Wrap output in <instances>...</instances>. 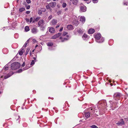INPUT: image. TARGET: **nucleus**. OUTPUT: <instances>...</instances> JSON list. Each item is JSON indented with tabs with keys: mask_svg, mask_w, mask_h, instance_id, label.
Here are the masks:
<instances>
[{
	"mask_svg": "<svg viewBox=\"0 0 128 128\" xmlns=\"http://www.w3.org/2000/svg\"><path fill=\"white\" fill-rule=\"evenodd\" d=\"M96 42L98 43H101L103 42L104 40L103 38L101 36V35L100 33L96 34L94 36Z\"/></svg>",
	"mask_w": 128,
	"mask_h": 128,
	"instance_id": "obj_1",
	"label": "nucleus"
},
{
	"mask_svg": "<svg viewBox=\"0 0 128 128\" xmlns=\"http://www.w3.org/2000/svg\"><path fill=\"white\" fill-rule=\"evenodd\" d=\"M20 64L18 62H15L12 64L11 65V68L12 70H16L20 67Z\"/></svg>",
	"mask_w": 128,
	"mask_h": 128,
	"instance_id": "obj_2",
	"label": "nucleus"
},
{
	"mask_svg": "<svg viewBox=\"0 0 128 128\" xmlns=\"http://www.w3.org/2000/svg\"><path fill=\"white\" fill-rule=\"evenodd\" d=\"M68 33L66 32H64L63 33L62 35V36H60V39L61 40L62 42L66 40H67L70 38V36L69 35H67L66 36L67 38H65L63 37L62 36H65Z\"/></svg>",
	"mask_w": 128,
	"mask_h": 128,
	"instance_id": "obj_3",
	"label": "nucleus"
},
{
	"mask_svg": "<svg viewBox=\"0 0 128 128\" xmlns=\"http://www.w3.org/2000/svg\"><path fill=\"white\" fill-rule=\"evenodd\" d=\"M121 96V94L119 93H116L114 94V99L116 100H117L119 99Z\"/></svg>",
	"mask_w": 128,
	"mask_h": 128,
	"instance_id": "obj_4",
	"label": "nucleus"
},
{
	"mask_svg": "<svg viewBox=\"0 0 128 128\" xmlns=\"http://www.w3.org/2000/svg\"><path fill=\"white\" fill-rule=\"evenodd\" d=\"M78 18L80 21L82 22V23H84V22L85 20V19L84 16H79L78 17Z\"/></svg>",
	"mask_w": 128,
	"mask_h": 128,
	"instance_id": "obj_5",
	"label": "nucleus"
},
{
	"mask_svg": "<svg viewBox=\"0 0 128 128\" xmlns=\"http://www.w3.org/2000/svg\"><path fill=\"white\" fill-rule=\"evenodd\" d=\"M86 10V7L84 5L81 6L80 8V11L81 12H85Z\"/></svg>",
	"mask_w": 128,
	"mask_h": 128,
	"instance_id": "obj_6",
	"label": "nucleus"
},
{
	"mask_svg": "<svg viewBox=\"0 0 128 128\" xmlns=\"http://www.w3.org/2000/svg\"><path fill=\"white\" fill-rule=\"evenodd\" d=\"M62 34L61 33H59L53 36L52 37V38L53 39H56L60 36Z\"/></svg>",
	"mask_w": 128,
	"mask_h": 128,
	"instance_id": "obj_7",
	"label": "nucleus"
},
{
	"mask_svg": "<svg viewBox=\"0 0 128 128\" xmlns=\"http://www.w3.org/2000/svg\"><path fill=\"white\" fill-rule=\"evenodd\" d=\"M124 123L122 119L120 120L118 122L116 123V124L120 126L124 124Z\"/></svg>",
	"mask_w": 128,
	"mask_h": 128,
	"instance_id": "obj_8",
	"label": "nucleus"
},
{
	"mask_svg": "<svg viewBox=\"0 0 128 128\" xmlns=\"http://www.w3.org/2000/svg\"><path fill=\"white\" fill-rule=\"evenodd\" d=\"M82 37L83 40H87L90 37L89 36L87 35L86 34H84L82 36Z\"/></svg>",
	"mask_w": 128,
	"mask_h": 128,
	"instance_id": "obj_9",
	"label": "nucleus"
},
{
	"mask_svg": "<svg viewBox=\"0 0 128 128\" xmlns=\"http://www.w3.org/2000/svg\"><path fill=\"white\" fill-rule=\"evenodd\" d=\"M31 30L32 32L34 34H36L38 32L37 28H33L31 29Z\"/></svg>",
	"mask_w": 128,
	"mask_h": 128,
	"instance_id": "obj_10",
	"label": "nucleus"
},
{
	"mask_svg": "<svg viewBox=\"0 0 128 128\" xmlns=\"http://www.w3.org/2000/svg\"><path fill=\"white\" fill-rule=\"evenodd\" d=\"M49 6L52 8H54L56 5V3L55 2H50L49 4Z\"/></svg>",
	"mask_w": 128,
	"mask_h": 128,
	"instance_id": "obj_11",
	"label": "nucleus"
},
{
	"mask_svg": "<svg viewBox=\"0 0 128 128\" xmlns=\"http://www.w3.org/2000/svg\"><path fill=\"white\" fill-rule=\"evenodd\" d=\"M49 32L51 33H53L55 32L54 28L53 27H51L49 28Z\"/></svg>",
	"mask_w": 128,
	"mask_h": 128,
	"instance_id": "obj_12",
	"label": "nucleus"
},
{
	"mask_svg": "<svg viewBox=\"0 0 128 128\" xmlns=\"http://www.w3.org/2000/svg\"><path fill=\"white\" fill-rule=\"evenodd\" d=\"M72 24L76 26H77L79 24V22L77 20H74L72 22Z\"/></svg>",
	"mask_w": 128,
	"mask_h": 128,
	"instance_id": "obj_13",
	"label": "nucleus"
},
{
	"mask_svg": "<svg viewBox=\"0 0 128 128\" xmlns=\"http://www.w3.org/2000/svg\"><path fill=\"white\" fill-rule=\"evenodd\" d=\"M13 74V73L12 72H10L9 74L6 75L4 76V78L5 79H6L8 78L9 77L11 76L12 74Z\"/></svg>",
	"mask_w": 128,
	"mask_h": 128,
	"instance_id": "obj_14",
	"label": "nucleus"
},
{
	"mask_svg": "<svg viewBox=\"0 0 128 128\" xmlns=\"http://www.w3.org/2000/svg\"><path fill=\"white\" fill-rule=\"evenodd\" d=\"M44 21L43 20H40L38 23V24L39 26H42L44 24Z\"/></svg>",
	"mask_w": 128,
	"mask_h": 128,
	"instance_id": "obj_15",
	"label": "nucleus"
},
{
	"mask_svg": "<svg viewBox=\"0 0 128 128\" xmlns=\"http://www.w3.org/2000/svg\"><path fill=\"white\" fill-rule=\"evenodd\" d=\"M117 104V102H113L112 104L111 103V105L110 106V107L111 108H112V110H114V108H115V107H114V108L113 107H114V106L115 104Z\"/></svg>",
	"mask_w": 128,
	"mask_h": 128,
	"instance_id": "obj_16",
	"label": "nucleus"
},
{
	"mask_svg": "<svg viewBox=\"0 0 128 128\" xmlns=\"http://www.w3.org/2000/svg\"><path fill=\"white\" fill-rule=\"evenodd\" d=\"M66 28L68 29L69 30H72L74 28L72 26L71 24L67 25Z\"/></svg>",
	"mask_w": 128,
	"mask_h": 128,
	"instance_id": "obj_17",
	"label": "nucleus"
},
{
	"mask_svg": "<svg viewBox=\"0 0 128 128\" xmlns=\"http://www.w3.org/2000/svg\"><path fill=\"white\" fill-rule=\"evenodd\" d=\"M88 32L90 34H92L95 32V30L91 28L88 30Z\"/></svg>",
	"mask_w": 128,
	"mask_h": 128,
	"instance_id": "obj_18",
	"label": "nucleus"
},
{
	"mask_svg": "<svg viewBox=\"0 0 128 128\" xmlns=\"http://www.w3.org/2000/svg\"><path fill=\"white\" fill-rule=\"evenodd\" d=\"M24 52V50L22 48L21 50L19 52V54L20 56H22L23 54V53Z\"/></svg>",
	"mask_w": 128,
	"mask_h": 128,
	"instance_id": "obj_19",
	"label": "nucleus"
},
{
	"mask_svg": "<svg viewBox=\"0 0 128 128\" xmlns=\"http://www.w3.org/2000/svg\"><path fill=\"white\" fill-rule=\"evenodd\" d=\"M101 103L102 104V107L104 106L107 105L106 103V101H103L101 102Z\"/></svg>",
	"mask_w": 128,
	"mask_h": 128,
	"instance_id": "obj_20",
	"label": "nucleus"
},
{
	"mask_svg": "<svg viewBox=\"0 0 128 128\" xmlns=\"http://www.w3.org/2000/svg\"><path fill=\"white\" fill-rule=\"evenodd\" d=\"M85 115L86 117V118H88L90 116V112H88L85 113Z\"/></svg>",
	"mask_w": 128,
	"mask_h": 128,
	"instance_id": "obj_21",
	"label": "nucleus"
},
{
	"mask_svg": "<svg viewBox=\"0 0 128 128\" xmlns=\"http://www.w3.org/2000/svg\"><path fill=\"white\" fill-rule=\"evenodd\" d=\"M57 23V21L56 20L54 19L53 20L52 22V24L54 25L56 24Z\"/></svg>",
	"mask_w": 128,
	"mask_h": 128,
	"instance_id": "obj_22",
	"label": "nucleus"
},
{
	"mask_svg": "<svg viewBox=\"0 0 128 128\" xmlns=\"http://www.w3.org/2000/svg\"><path fill=\"white\" fill-rule=\"evenodd\" d=\"M78 2V0H73L72 2V3L74 5H76Z\"/></svg>",
	"mask_w": 128,
	"mask_h": 128,
	"instance_id": "obj_23",
	"label": "nucleus"
},
{
	"mask_svg": "<svg viewBox=\"0 0 128 128\" xmlns=\"http://www.w3.org/2000/svg\"><path fill=\"white\" fill-rule=\"evenodd\" d=\"M88 110L90 111H92V114H94V108H89L88 109Z\"/></svg>",
	"mask_w": 128,
	"mask_h": 128,
	"instance_id": "obj_24",
	"label": "nucleus"
},
{
	"mask_svg": "<svg viewBox=\"0 0 128 128\" xmlns=\"http://www.w3.org/2000/svg\"><path fill=\"white\" fill-rule=\"evenodd\" d=\"M46 11V9H44V10H38V13L40 15L42 14V12H44Z\"/></svg>",
	"mask_w": 128,
	"mask_h": 128,
	"instance_id": "obj_25",
	"label": "nucleus"
},
{
	"mask_svg": "<svg viewBox=\"0 0 128 128\" xmlns=\"http://www.w3.org/2000/svg\"><path fill=\"white\" fill-rule=\"evenodd\" d=\"M24 30H25V31L26 32H28V31H29L30 30L29 27L28 26H25V27Z\"/></svg>",
	"mask_w": 128,
	"mask_h": 128,
	"instance_id": "obj_26",
	"label": "nucleus"
},
{
	"mask_svg": "<svg viewBox=\"0 0 128 128\" xmlns=\"http://www.w3.org/2000/svg\"><path fill=\"white\" fill-rule=\"evenodd\" d=\"M25 10V8H20L19 9V11L20 12H22L23 11Z\"/></svg>",
	"mask_w": 128,
	"mask_h": 128,
	"instance_id": "obj_27",
	"label": "nucleus"
},
{
	"mask_svg": "<svg viewBox=\"0 0 128 128\" xmlns=\"http://www.w3.org/2000/svg\"><path fill=\"white\" fill-rule=\"evenodd\" d=\"M29 42V39H28L27 41L25 42L24 44V45L22 48L24 47H26L28 44V43Z\"/></svg>",
	"mask_w": 128,
	"mask_h": 128,
	"instance_id": "obj_28",
	"label": "nucleus"
},
{
	"mask_svg": "<svg viewBox=\"0 0 128 128\" xmlns=\"http://www.w3.org/2000/svg\"><path fill=\"white\" fill-rule=\"evenodd\" d=\"M80 34L82 33L83 32L82 30L80 29H79L77 31Z\"/></svg>",
	"mask_w": 128,
	"mask_h": 128,
	"instance_id": "obj_29",
	"label": "nucleus"
},
{
	"mask_svg": "<svg viewBox=\"0 0 128 128\" xmlns=\"http://www.w3.org/2000/svg\"><path fill=\"white\" fill-rule=\"evenodd\" d=\"M34 20H33V18L32 17L30 19L29 22L30 23H31L32 22V23H34Z\"/></svg>",
	"mask_w": 128,
	"mask_h": 128,
	"instance_id": "obj_30",
	"label": "nucleus"
},
{
	"mask_svg": "<svg viewBox=\"0 0 128 128\" xmlns=\"http://www.w3.org/2000/svg\"><path fill=\"white\" fill-rule=\"evenodd\" d=\"M47 45L48 46H51L53 45V44L52 42L48 43L47 44Z\"/></svg>",
	"mask_w": 128,
	"mask_h": 128,
	"instance_id": "obj_31",
	"label": "nucleus"
},
{
	"mask_svg": "<svg viewBox=\"0 0 128 128\" xmlns=\"http://www.w3.org/2000/svg\"><path fill=\"white\" fill-rule=\"evenodd\" d=\"M17 23L16 22H13L12 24V25L14 28H15L16 26Z\"/></svg>",
	"mask_w": 128,
	"mask_h": 128,
	"instance_id": "obj_32",
	"label": "nucleus"
},
{
	"mask_svg": "<svg viewBox=\"0 0 128 128\" xmlns=\"http://www.w3.org/2000/svg\"><path fill=\"white\" fill-rule=\"evenodd\" d=\"M30 50V48H27L26 52L25 53V55L26 56L28 53V52Z\"/></svg>",
	"mask_w": 128,
	"mask_h": 128,
	"instance_id": "obj_33",
	"label": "nucleus"
},
{
	"mask_svg": "<svg viewBox=\"0 0 128 128\" xmlns=\"http://www.w3.org/2000/svg\"><path fill=\"white\" fill-rule=\"evenodd\" d=\"M67 5L64 2L62 4V7L63 8H65Z\"/></svg>",
	"mask_w": 128,
	"mask_h": 128,
	"instance_id": "obj_34",
	"label": "nucleus"
},
{
	"mask_svg": "<svg viewBox=\"0 0 128 128\" xmlns=\"http://www.w3.org/2000/svg\"><path fill=\"white\" fill-rule=\"evenodd\" d=\"M34 63H35V61H34V60H32V61L31 62L30 65L31 66H32L34 64Z\"/></svg>",
	"mask_w": 128,
	"mask_h": 128,
	"instance_id": "obj_35",
	"label": "nucleus"
},
{
	"mask_svg": "<svg viewBox=\"0 0 128 128\" xmlns=\"http://www.w3.org/2000/svg\"><path fill=\"white\" fill-rule=\"evenodd\" d=\"M84 0L88 4L91 1L89 0Z\"/></svg>",
	"mask_w": 128,
	"mask_h": 128,
	"instance_id": "obj_36",
	"label": "nucleus"
},
{
	"mask_svg": "<svg viewBox=\"0 0 128 128\" xmlns=\"http://www.w3.org/2000/svg\"><path fill=\"white\" fill-rule=\"evenodd\" d=\"M50 6H49V4L47 5L46 6V8L47 9H50Z\"/></svg>",
	"mask_w": 128,
	"mask_h": 128,
	"instance_id": "obj_37",
	"label": "nucleus"
},
{
	"mask_svg": "<svg viewBox=\"0 0 128 128\" xmlns=\"http://www.w3.org/2000/svg\"><path fill=\"white\" fill-rule=\"evenodd\" d=\"M92 2L94 3H96L98 2V0H92Z\"/></svg>",
	"mask_w": 128,
	"mask_h": 128,
	"instance_id": "obj_38",
	"label": "nucleus"
},
{
	"mask_svg": "<svg viewBox=\"0 0 128 128\" xmlns=\"http://www.w3.org/2000/svg\"><path fill=\"white\" fill-rule=\"evenodd\" d=\"M91 127L92 128H98V127L95 126V125H93L91 126Z\"/></svg>",
	"mask_w": 128,
	"mask_h": 128,
	"instance_id": "obj_39",
	"label": "nucleus"
},
{
	"mask_svg": "<svg viewBox=\"0 0 128 128\" xmlns=\"http://www.w3.org/2000/svg\"><path fill=\"white\" fill-rule=\"evenodd\" d=\"M4 68L5 70H8V67H7V66H6L4 67Z\"/></svg>",
	"mask_w": 128,
	"mask_h": 128,
	"instance_id": "obj_40",
	"label": "nucleus"
},
{
	"mask_svg": "<svg viewBox=\"0 0 128 128\" xmlns=\"http://www.w3.org/2000/svg\"><path fill=\"white\" fill-rule=\"evenodd\" d=\"M22 71V69H20L17 72L18 73H20Z\"/></svg>",
	"mask_w": 128,
	"mask_h": 128,
	"instance_id": "obj_41",
	"label": "nucleus"
},
{
	"mask_svg": "<svg viewBox=\"0 0 128 128\" xmlns=\"http://www.w3.org/2000/svg\"><path fill=\"white\" fill-rule=\"evenodd\" d=\"M62 12V11L61 10H59L57 12V14L58 15H59L61 14Z\"/></svg>",
	"mask_w": 128,
	"mask_h": 128,
	"instance_id": "obj_42",
	"label": "nucleus"
},
{
	"mask_svg": "<svg viewBox=\"0 0 128 128\" xmlns=\"http://www.w3.org/2000/svg\"><path fill=\"white\" fill-rule=\"evenodd\" d=\"M52 18V15H51L50 16H49L48 17V19L49 20L51 19Z\"/></svg>",
	"mask_w": 128,
	"mask_h": 128,
	"instance_id": "obj_43",
	"label": "nucleus"
},
{
	"mask_svg": "<svg viewBox=\"0 0 128 128\" xmlns=\"http://www.w3.org/2000/svg\"><path fill=\"white\" fill-rule=\"evenodd\" d=\"M40 18L39 17H37L36 18L35 20L36 21H37L40 20Z\"/></svg>",
	"mask_w": 128,
	"mask_h": 128,
	"instance_id": "obj_44",
	"label": "nucleus"
},
{
	"mask_svg": "<svg viewBox=\"0 0 128 128\" xmlns=\"http://www.w3.org/2000/svg\"><path fill=\"white\" fill-rule=\"evenodd\" d=\"M26 2L28 4L30 3L31 2L30 0H26Z\"/></svg>",
	"mask_w": 128,
	"mask_h": 128,
	"instance_id": "obj_45",
	"label": "nucleus"
},
{
	"mask_svg": "<svg viewBox=\"0 0 128 128\" xmlns=\"http://www.w3.org/2000/svg\"><path fill=\"white\" fill-rule=\"evenodd\" d=\"M63 27H62L60 30L59 31L60 32H62L63 30Z\"/></svg>",
	"mask_w": 128,
	"mask_h": 128,
	"instance_id": "obj_46",
	"label": "nucleus"
},
{
	"mask_svg": "<svg viewBox=\"0 0 128 128\" xmlns=\"http://www.w3.org/2000/svg\"><path fill=\"white\" fill-rule=\"evenodd\" d=\"M26 22H30V20L29 19L26 18Z\"/></svg>",
	"mask_w": 128,
	"mask_h": 128,
	"instance_id": "obj_47",
	"label": "nucleus"
},
{
	"mask_svg": "<svg viewBox=\"0 0 128 128\" xmlns=\"http://www.w3.org/2000/svg\"><path fill=\"white\" fill-rule=\"evenodd\" d=\"M30 12L29 11H26V13L27 14H29L30 13Z\"/></svg>",
	"mask_w": 128,
	"mask_h": 128,
	"instance_id": "obj_48",
	"label": "nucleus"
},
{
	"mask_svg": "<svg viewBox=\"0 0 128 128\" xmlns=\"http://www.w3.org/2000/svg\"><path fill=\"white\" fill-rule=\"evenodd\" d=\"M30 8V6H28L26 7V9H29Z\"/></svg>",
	"mask_w": 128,
	"mask_h": 128,
	"instance_id": "obj_49",
	"label": "nucleus"
},
{
	"mask_svg": "<svg viewBox=\"0 0 128 128\" xmlns=\"http://www.w3.org/2000/svg\"><path fill=\"white\" fill-rule=\"evenodd\" d=\"M33 58L34 59V61L35 60V62L36 61V57H34Z\"/></svg>",
	"mask_w": 128,
	"mask_h": 128,
	"instance_id": "obj_50",
	"label": "nucleus"
},
{
	"mask_svg": "<svg viewBox=\"0 0 128 128\" xmlns=\"http://www.w3.org/2000/svg\"><path fill=\"white\" fill-rule=\"evenodd\" d=\"M60 26V25L59 24H58L56 26V28H58Z\"/></svg>",
	"mask_w": 128,
	"mask_h": 128,
	"instance_id": "obj_51",
	"label": "nucleus"
},
{
	"mask_svg": "<svg viewBox=\"0 0 128 128\" xmlns=\"http://www.w3.org/2000/svg\"><path fill=\"white\" fill-rule=\"evenodd\" d=\"M24 65H25V64H24V63L22 65V67H24Z\"/></svg>",
	"mask_w": 128,
	"mask_h": 128,
	"instance_id": "obj_52",
	"label": "nucleus"
},
{
	"mask_svg": "<svg viewBox=\"0 0 128 128\" xmlns=\"http://www.w3.org/2000/svg\"><path fill=\"white\" fill-rule=\"evenodd\" d=\"M30 56H31L32 55L31 51H30Z\"/></svg>",
	"mask_w": 128,
	"mask_h": 128,
	"instance_id": "obj_53",
	"label": "nucleus"
},
{
	"mask_svg": "<svg viewBox=\"0 0 128 128\" xmlns=\"http://www.w3.org/2000/svg\"><path fill=\"white\" fill-rule=\"evenodd\" d=\"M33 41L34 42H36V40L35 39H33Z\"/></svg>",
	"mask_w": 128,
	"mask_h": 128,
	"instance_id": "obj_54",
	"label": "nucleus"
},
{
	"mask_svg": "<svg viewBox=\"0 0 128 128\" xmlns=\"http://www.w3.org/2000/svg\"><path fill=\"white\" fill-rule=\"evenodd\" d=\"M68 10V8H66L64 10H65L66 11V10Z\"/></svg>",
	"mask_w": 128,
	"mask_h": 128,
	"instance_id": "obj_55",
	"label": "nucleus"
},
{
	"mask_svg": "<svg viewBox=\"0 0 128 128\" xmlns=\"http://www.w3.org/2000/svg\"><path fill=\"white\" fill-rule=\"evenodd\" d=\"M38 46V45H36V46H35V48H36V47H37Z\"/></svg>",
	"mask_w": 128,
	"mask_h": 128,
	"instance_id": "obj_56",
	"label": "nucleus"
},
{
	"mask_svg": "<svg viewBox=\"0 0 128 128\" xmlns=\"http://www.w3.org/2000/svg\"><path fill=\"white\" fill-rule=\"evenodd\" d=\"M34 50H32V52H34Z\"/></svg>",
	"mask_w": 128,
	"mask_h": 128,
	"instance_id": "obj_57",
	"label": "nucleus"
},
{
	"mask_svg": "<svg viewBox=\"0 0 128 128\" xmlns=\"http://www.w3.org/2000/svg\"><path fill=\"white\" fill-rule=\"evenodd\" d=\"M70 0V1H72H72L73 0Z\"/></svg>",
	"mask_w": 128,
	"mask_h": 128,
	"instance_id": "obj_58",
	"label": "nucleus"
},
{
	"mask_svg": "<svg viewBox=\"0 0 128 128\" xmlns=\"http://www.w3.org/2000/svg\"><path fill=\"white\" fill-rule=\"evenodd\" d=\"M124 4H126V3H124Z\"/></svg>",
	"mask_w": 128,
	"mask_h": 128,
	"instance_id": "obj_59",
	"label": "nucleus"
},
{
	"mask_svg": "<svg viewBox=\"0 0 128 128\" xmlns=\"http://www.w3.org/2000/svg\"><path fill=\"white\" fill-rule=\"evenodd\" d=\"M112 102V101H109L110 102Z\"/></svg>",
	"mask_w": 128,
	"mask_h": 128,
	"instance_id": "obj_60",
	"label": "nucleus"
},
{
	"mask_svg": "<svg viewBox=\"0 0 128 128\" xmlns=\"http://www.w3.org/2000/svg\"><path fill=\"white\" fill-rule=\"evenodd\" d=\"M20 116H18V117L19 118H20Z\"/></svg>",
	"mask_w": 128,
	"mask_h": 128,
	"instance_id": "obj_61",
	"label": "nucleus"
},
{
	"mask_svg": "<svg viewBox=\"0 0 128 128\" xmlns=\"http://www.w3.org/2000/svg\"><path fill=\"white\" fill-rule=\"evenodd\" d=\"M2 93V92H0V94H1Z\"/></svg>",
	"mask_w": 128,
	"mask_h": 128,
	"instance_id": "obj_62",
	"label": "nucleus"
},
{
	"mask_svg": "<svg viewBox=\"0 0 128 128\" xmlns=\"http://www.w3.org/2000/svg\"><path fill=\"white\" fill-rule=\"evenodd\" d=\"M54 1H55L56 0H53Z\"/></svg>",
	"mask_w": 128,
	"mask_h": 128,
	"instance_id": "obj_63",
	"label": "nucleus"
},
{
	"mask_svg": "<svg viewBox=\"0 0 128 128\" xmlns=\"http://www.w3.org/2000/svg\"><path fill=\"white\" fill-rule=\"evenodd\" d=\"M126 128H128V127H126Z\"/></svg>",
	"mask_w": 128,
	"mask_h": 128,
	"instance_id": "obj_64",
	"label": "nucleus"
}]
</instances>
